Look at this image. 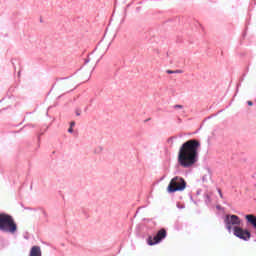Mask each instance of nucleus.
Returning a JSON list of instances; mask_svg holds the SVG:
<instances>
[{"label": "nucleus", "instance_id": "f257e3e1", "mask_svg": "<svg viewBox=\"0 0 256 256\" xmlns=\"http://www.w3.org/2000/svg\"><path fill=\"white\" fill-rule=\"evenodd\" d=\"M200 146L201 144L196 139L182 143L177 156V162L182 168L189 169L198 163V151Z\"/></svg>", "mask_w": 256, "mask_h": 256}, {"label": "nucleus", "instance_id": "f03ea898", "mask_svg": "<svg viewBox=\"0 0 256 256\" xmlns=\"http://www.w3.org/2000/svg\"><path fill=\"white\" fill-rule=\"evenodd\" d=\"M0 231L14 234L17 231V225L10 215L0 214Z\"/></svg>", "mask_w": 256, "mask_h": 256}, {"label": "nucleus", "instance_id": "7ed1b4c3", "mask_svg": "<svg viewBox=\"0 0 256 256\" xmlns=\"http://www.w3.org/2000/svg\"><path fill=\"white\" fill-rule=\"evenodd\" d=\"M186 189V182L182 177L176 176L169 181V185H167V193H176L181 192Z\"/></svg>", "mask_w": 256, "mask_h": 256}, {"label": "nucleus", "instance_id": "20e7f679", "mask_svg": "<svg viewBox=\"0 0 256 256\" xmlns=\"http://www.w3.org/2000/svg\"><path fill=\"white\" fill-rule=\"evenodd\" d=\"M166 237H167V231L166 229L162 228L160 229V231L156 233V236L154 237L149 236V238H147V245L149 246L157 245L158 243L162 242V240L166 239Z\"/></svg>", "mask_w": 256, "mask_h": 256}, {"label": "nucleus", "instance_id": "39448f33", "mask_svg": "<svg viewBox=\"0 0 256 256\" xmlns=\"http://www.w3.org/2000/svg\"><path fill=\"white\" fill-rule=\"evenodd\" d=\"M233 235L244 241H248V239H250V232L243 230L241 227H233Z\"/></svg>", "mask_w": 256, "mask_h": 256}, {"label": "nucleus", "instance_id": "423d86ee", "mask_svg": "<svg viewBox=\"0 0 256 256\" xmlns=\"http://www.w3.org/2000/svg\"><path fill=\"white\" fill-rule=\"evenodd\" d=\"M225 222H226V228L228 229V231H231V226L241 225V220L237 215L226 216Z\"/></svg>", "mask_w": 256, "mask_h": 256}, {"label": "nucleus", "instance_id": "0eeeda50", "mask_svg": "<svg viewBox=\"0 0 256 256\" xmlns=\"http://www.w3.org/2000/svg\"><path fill=\"white\" fill-rule=\"evenodd\" d=\"M244 220H246V223L251 225L256 230V216L252 214H248L244 216Z\"/></svg>", "mask_w": 256, "mask_h": 256}, {"label": "nucleus", "instance_id": "6e6552de", "mask_svg": "<svg viewBox=\"0 0 256 256\" xmlns=\"http://www.w3.org/2000/svg\"><path fill=\"white\" fill-rule=\"evenodd\" d=\"M28 256H41L40 246H32L30 249V254Z\"/></svg>", "mask_w": 256, "mask_h": 256}, {"label": "nucleus", "instance_id": "1a4fd4ad", "mask_svg": "<svg viewBox=\"0 0 256 256\" xmlns=\"http://www.w3.org/2000/svg\"><path fill=\"white\" fill-rule=\"evenodd\" d=\"M174 109H183V105H179V104L174 105Z\"/></svg>", "mask_w": 256, "mask_h": 256}, {"label": "nucleus", "instance_id": "9d476101", "mask_svg": "<svg viewBox=\"0 0 256 256\" xmlns=\"http://www.w3.org/2000/svg\"><path fill=\"white\" fill-rule=\"evenodd\" d=\"M166 73H168V75H172L173 73H175V71L167 70Z\"/></svg>", "mask_w": 256, "mask_h": 256}, {"label": "nucleus", "instance_id": "9b49d317", "mask_svg": "<svg viewBox=\"0 0 256 256\" xmlns=\"http://www.w3.org/2000/svg\"><path fill=\"white\" fill-rule=\"evenodd\" d=\"M73 127H75V122L70 123V129H73Z\"/></svg>", "mask_w": 256, "mask_h": 256}, {"label": "nucleus", "instance_id": "f8f14e48", "mask_svg": "<svg viewBox=\"0 0 256 256\" xmlns=\"http://www.w3.org/2000/svg\"><path fill=\"white\" fill-rule=\"evenodd\" d=\"M76 115H77V117H79V115H81L80 110H76Z\"/></svg>", "mask_w": 256, "mask_h": 256}, {"label": "nucleus", "instance_id": "ddd939ff", "mask_svg": "<svg viewBox=\"0 0 256 256\" xmlns=\"http://www.w3.org/2000/svg\"><path fill=\"white\" fill-rule=\"evenodd\" d=\"M174 73H183V70H176Z\"/></svg>", "mask_w": 256, "mask_h": 256}, {"label": "nucleus", "instance_id": "4468645a", "mask_svg": "<svg viewBox=\"0 0 256 256\" xmlns=\"http://www.w3.org/2000/svg\"><path fill=\"white\" fill-rule=\"evenodd\" d=\"M248 105L251 107L253 106V102L252 101H248Z\"/></svg>", "mask_w": 256, "mask_h": 256}, {"label": "nucleus", "instance_id": "2eb2a0df", "mask_svg": "<svg viewBox=\"0 0 256 256\" xmlns=\"http://www.w3.org/2000/svg\"><path fill=\"white\" fill-rule=\"evenodd\" d=\"M222 194V191L220 189H218V195Z\"/></svg>", "mask_w": 256, "mask_h": 256}, {"label": "nucleus", "instance_id": "dca6fc26", "mask_svg": "<svg viewBox=\"0 0 256 256\" xmlns=\"http://www.w3.org/2000/svg\"><path fill=\"white\" fill-rule=\"evenodd\" d=\"M73 131H74V130H68V132H69L70 134H73Z\"/></svg>", "mask_w": 256, "mask_h": 256}, {"label": "nucleus", "instance_id": "f3484780", "mask_svg": "<svg viewBox=\"0 0 256 256\" xmlns=\"http://www.w3.org/2000/svg\"><path fill=\"white\" fill-rule=\"evenodd\" d=\"M219 197H220V198H223V195H222V193H220V194H219Z\"/></svg>", "mask_w": 256, "mask_h": 256}]
</instances>
